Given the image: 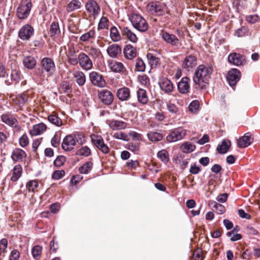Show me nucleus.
Returning <instances> with one entry per match:
<instances>
[{"mask_svg": "<svg viewBox=\"0 0 260 260\" xmlns=\"http://www.w3.org/2000/svg\"><path fill=\"white\" fill-rule=\"evenodd\" d=\"M213 72L212 68L208 65L201 64L195 70L193 81L200 89L206 88Z\"/></svg>", "mask_w": 260, "mask_h": 260, "instance_id": "1", "label": "nucleus"}, {"mask_svg": "<svg viewBox=\"0 0 260 260\" xmlns=\"http://www.w3.org/2000/svg\"><path fill=\"white\" fill-rule=\"evenodd\" d=\"M129 19L133 26L139 31L144 32L148 29V23L145 19L140 15L133 14L131 15Z\"/></svg>", "mask_w": 260, "mask_h": 260, "instance_id": "2", "label": "nucleus"}, {"mask_svg": "<svg viewBox=\"0 0 260 260\" xmlns=\"http://www.w3.org/2000/svg\"><path fill=\"white\" fill-rule=\"evenodd\" d=\"M32 8L30 0H22L17 9V15L20 19L26 18L30 13Z\"/></svg>", "mask_w": 260, "mask_h": 260, "instance_id": "3", "label": "nucleus"}, {"mask_svg": "<svg viewBox=\"0 0 260 260\" xmlns=\"http://www.w3.org/2000/svg\"><path fill=\"white\" fill-rule=\"evenodd\" d=\"M186 130L182 127L174 128L167 136L166 140L170 143L181 140L186 136Z\"/></svg>", "mask_w": 260, "mask_h": 260, "instance_id": "4", "label": "nucleus"}, {"mask_svg": "<svg viewBox=\"0 0 260 260\" xmlns=\"http://www.w3.org/2000/svg\"><path fill=\"white\" fill-rule=\"evenodd\" d=\"M92 143L103 153L107 154L109 152V148L107 144H105L104 139L102 136L92 134L90 135Z\"/></svg>", "mask_w": 260, "mask_h": 260, "instance_id": "5", "label": "nucleus"}, {"mask_svg": "<svg viewBox=\"0 0 260 260\" xmlns=\"http://www.w3.org/2000/svg\"><path fill=\"white\" fill-rule=\"evenodd\" d=\"M165 6L156 3L150 2L146 7L147 11L151 14L160 16L165 14Z\"/></svg>", "mask_w": 260, "mask_h": 260, "instance_id": "6", "label": "nucleus"}, {"mask_svg": "<svg viewBox=\"0 0 260 260\" xmlns=\"http://www.w3.org/2000/svg\"><path fill=\"white\" fill-rule=\"evenodd\" d=\"M98 97L101 102L107 106L111 105L114 100L113 93L106 89L98 91Z\"/></svg>", "mask_w": 260, "mask_h": 260, "instance_id": "7", "label": "nucleus"}, {"mask_svg": "<svg viewBox=\"0 0 260 260\" xmlns=\"http://www.w3.org/2000/svg\"><path fill=\"white\" fill-rule=\"evenodd\" d=\"M161 36L163 40L167 44L171 45L177 49H179L181 46V43L175 35L162 31Z\"/></svg>", "mask_w": 260, "mask_h": 260, "instance_id": "8", "label": "nucleus"}, {"mask_svg": "<svg viewBox=\"0 0 260 260\" xmlns=\"http://www.w3.org/2000/svg\"><path fill=\"white\" fill-rule=\"evenodd\" d=\"M89 79L91 83L99 87H104L106 85V81L103 76L98 72L93 71L89 74Z\"/></svg>", "mask_w": 260, "mask_h": 260, "instance_id": "9", "label": "nucleus"}, {"mask_svg": "<svg viewBox=\"0 0 260 260\" xmlns=\"http://www.w3.org/2000/svg\"><path fill=\"white\" fill-rule=\"evenodd\" d=\"M241 78V72L237 69H233L229 71L226 77L229 85L235 86Z\"/></svg>", "mask_w": 260, "mask_h": 260, "instance_id": "10", "label": "nucleus"}, {"mask_svg": "<svg viewBox=\"0 0 260 260\" xmlns=\"http://www.w3.org/2000/svg\"><path fill=\"white\" fill-rule=\"evenodd\" d=\"M78 60L80 66L83 70L88 71L92 68V62L85 53H80L78 55Z\"/></svg>", "mask_w": 260, "mask_h": 260, "instance_id": "11", "label": "nucleus"}, {"mask_svg": "<svg viewBox=\"0 0 260 260\" xmlns=\"http://www.w3.org/2000/svg\"><path fill=\"white\" fill-rule=\"evenodd\" d=\"M86 10L90 16L95 18L100 12V8L95 1L90 0L85 6Z\"/></svg>", "mask_w": 260, "mask_h": 260, "instance_id": "12", "label": "nucleus"}, {"mask_svg": "<svg viewBox=\"0 0 260 260\" xmlns=\"http://www.w3.org/2000/svg\"><path fill=\"white\" fill-rule=\"evenodd\" d=\"M34 28L29 24L22 26L19 30L18 36L22 40H28L34 34Z\"/></svg>", "mask_w": 260, "mask_h": 260, "instance_id": "13", "label": "nucleus"}, {"mask_svg": "<svg viewBox=\"0 0 260 260\" xmlns=\"http://www.w3.org/2000/svg\"><path fill=\"white\" fill-rule=\"evenodd\" d=\"M228 61L235 66H240L245 61V57L239 53H232L228 56Z\"/></svg>", "mask_w": 260, "mask_h": 260, "instance_id": "14", "label": "nucleus"}, {"mask_svg": "<svg viewBox=\"0 0 260 260\" xmlns=\"http://www.w3.org/2000/svg\"><path fill=\"white\" fill-rule=\"evenodd\" d=\"M197 63L196 57L192 55H189L184 58L182 68L187 71H189L197 65Z\"/></svg>", "mask_w": 260, "mask_h": 260, "instance_id": "15", "label": "nucleus"}, {"mask_svg": "<svg viewBox=\"0 0 260 260\" xmlns=\"http://www.w3.org/2000/svg\"><path fill=\"white\" fill-rule=\"evenodd\" d=\"M75 141H74L72 135L67 136L63 140L62 143V148L66 151H72L75 146Z\"/></svg>", "mask_w": 260, "mask_h": 260, "instance_id": "16", "label": "nucleus"}, {"mask_svg": "<svg viewBox=\"0 0 260 260\" xmlns=\"http://www.w3.org/2000/svg\"><path fill=\"white\" fill-rule=\"evenodd\" d=\"M253 141L250 133H247L243 137L239 138L238 146L240 148H245L250 145Z\"/></svg>", "mask_w": 260, "mask_h": 260, "instance_id": "17", "label": "nucleus"}, {"mask_svg": "<svg viewBox=\"0 0 260 260\" xmlns=\"http://www.w3.org/2000/svg\"><path fill=\"white\" fill-rule=\"evenodd\" d=\"M161 90L166 93L171 92L173 89V85L171 81L167 78H162L159 82Z\"/></svg>", "mask_w": 260, "mask_h": 260, "instance_id": "18", "label": "nucleus"}, {"mask_svg": "<svg viewBox=\"0 0 260 260\" xmlns=\"http://www.w3.org/2000/svg\"><path fill=\"white\" fill-rule=\"evenodd\" d=\"M189 79L188 77H183L178 84V89L181 93H186L189 91L190 86L188 84Z\"/></svg>", "mask_w": 260, "mask_h": 260, "instance_id": "19", "label": "nucleus"}, {"mask_svg": "<svg viewBox=\"0 0 260 260\" xmlns=\"http://www.w3.org/2000/svg\"><path fill=\"white\" fill-rule=\"evenodd\" d=\"M46 125L43 123H40L33 126L32 128L29 131L31 136H38L43 134L46 130Z\"/></svg>", "mask_w": 260, "mask_h": 260, "instance_id": "20", "label": "nucleus"}, {"mask_svg": "<svg viewBox=\"0 0 260 260\" xmlns=\"http://www.w3.org/2000/svg\"><path fill=\"white\" fill-rule=\"evenodd\" d=\"M41 64L44 70L51 74L52 73L55 68L53 61L50 58H44L41 61Z\"/></svg>", "mask_w": 260, "mask_h": 260, "instance_id": "21", "label": "nucleus"}, {"mask_svg": "<svg viewBox=\"0 0 260 260\" xmlns=\"http://www.w3.org/2000/svg\"><path fill=\"white\" fill-rule=\"evenodd\" d=\"M116 94L119 100L127 101L130 98V90L127 87H122L118 89Z\"/></svg>", "mask_w": 260, "mask_h": 260, "instance_id": "22", "label": "nucleus"}, {"mask_svg": "<svg viewBox=\"0 0 260 260\" xmlns=\"http://www.w3.org/2000/svg\"><path fill=\"white\" fill-rule=\"evenodd\" d=\"M11 79L14 81L18 82L21 79V73L19 67L17 66L16 63L14 62L11 63Z\"/></svg>", "mask_w": 260, "mask_h": 260, "instance_id": "23", "label": "nucleus"}, {"mask_svg": "<svg viewBox=\"0 0 260 260\" xmlns=\"http://www.w3.org/2000/svg\"><path fill=\"white\" fill-rule=\"evenodd\" d=\"M26 156L24 151L19 148L15 149L11 155L12 159L15 161H21Z\"/></svg>", "mask_w": 260, "mask_h": 260, "instance_id": "24", "label": "nucleus"}, {"mask_svg": "<svg viewBox=\"0 0 260 260\" xmlns=\"http://www.w3.org/2000/svg\"><path fill=\"white\" fill-rule=\"evenodd\" d=\"M107 51L110 57L115 58L121 53V50L119 45L113 44L108 47Z\"/></svg>", "mask_w": 260, "mask_h": 260, "instance_id": "25", "label": "nucleus"}, {"mask_svg": "<svg viewBox=\"0 0 260 260\" xmlns=\"http://www.w3.org/2000/svg\"><path fill=\"white\" fill-rule=\"evenodd\" d=\"M147 58L148 60V63L151 69L156 68L160 64L159 58L156 57L152 53H147Z\"/></svg>", "mask_w": 260, "mask_h": 260, "instance_id": "26", "label": "nucleus"}, {"mask_svg": "<svg viewBox=\"0 0 260 260\" xmlns=\"http://www.w3.org/2000/svg\"><path fill=\"white\" fill-rule=\"evenodd\" d=\"M125 57L128 59H132L137 55V51L135 48L131 45H126L124 49Z\"/></svg>", "mask_w": 260, "mask_h": 260, "instance_id": "27", "label": "nucleus"}, {"mask_svg": "<svg viewBox=\"0 0 260 260\" xmlns=\"http://www.w3.org/2000/svg\"><path fill=\"white\" fill-rule=\"evenodd\" d=\"M121 32L127 39L133 43H136L138 39L135 34L131 31L128 27H124L121 29Z\"/></svg>", "mask_w": 260, "mask_h": 260, "instance_id": "28", "label": "nucleus"}, {"mask_svg": "<svg viewBox=\"0 0 260 260\" xmlns=\"http://www.w3.org/2000/svg\"><path fill=\"white\" fill-rule=\"evenodd\" d=\"M111 70L116 73H123L125 71L123 64L117 61H113L109 64Z\"/></svg>", "mask_w": 260, "mask_h": 260, "instance_id": "29", "label": "nucleus"}, {"mask_svg": "<svg viewBox=\"0 0 260 260\" xmlns=\"http://www.w3.org/2000/svg\"><path fill=\"white\" fill-rule=\"evenodd\" d=\"M1 119L3 122L10 126H16L18 123V121L15 118L8 114L2 115Z\"/></svg>", "mask_w": 260, "mask_h": 260, "instance_id": "30", "label": "nucleus"}, {"mask_svg": "<svg viewBox=\"0 0 260 260\" xmlns=\"http://www.w3.org/2000/svg\"><path fill=\"white\" fill-rule=\"evenodd\" d=\"M231 145V141L228 139H224L222 141L220 145H218L216 150L218 153L224 154L228 151Z\"/></svg>", "mask_w": 260, "mask_h": 260, "instance_id": "31", "label": "nucleus"}, {"mask_svg": "<svg viewBox=\"0 0 260 260\" xmlns=\"http://www.w3.org/2000/svg\"><path fill=\"white\" fill-rule=\"evenodd\" d=\"M50 36L52 38H56L60 34V30L59 24L56 22H53L50 27L49 31Z\"/></svg>", "mask_w": 260, "mask_h": 260, "instance_id": "32", "label": "nucleus"}, {"mask_svg": "<svg viewBox=\"0 0 260 260\" xmlns=\"http://www.w3.org/2000/svg\"><path fill=\"white\" fill-rule=\"evenodd\" d=\"M23 63L25 68L28 69H32L36 65L37 61L34 57L28 56L23 58Z\"/></svg>", "mask_w": 260, "mask_h": 260, "instance_id": "33", "label": "nucleus"}, {"mask_svg": "<svg viewBox=\"0 0 260 260\" xmlns=\"http://www.w3.org/2000/svg\"><path fill=\"white\" fill-rule=\"evenodd\" d=\"M109 125L113 130L124 129L127 126L126 123L119 120H112L110 122Z\"/></svg>", "mask_w": 260, "mask_h": 260, "instance_id": "34", "label": "nucleus"}, {"mask_svg": "<svg viewBox=\"0 0 260 260\" xmlns=\"http://www.w3.org/2000/svg\"><path fill=\"white\" fill-rule=\"evenodd\" d=\"M74 77L75 78L77 83L79 86L83 85L86 81V77L84 74L81 72L77 71L73 73Z\"/></svg>", "mask_w": 260, "mask_h": 260, "instance_id": "35", "label": "nucleus"}, {"mask_svg": "<svg viewBox=\"0 0 260 260\" xmlns=\"http://www.w3.org/2000/svg\"><path fill=\"white\" fill-rule=\"evenodd\" d=\"M22 172V168L21 165H16L13 169V174L11 178V181H17L21 177Z\"/></svg>", "mask_w": 260, "mask_h": 260, "instance_id": "36", "label": "nucleus"}, {"mask_svg": "<svg viewBox=\"0 0 260 260\" xmlns=\"http://www.w3.org/2000/svg\"><path fill=\"white\" fill-rule=\"evenodd\" d=\"M137 94L138 100L140 103L145 104L148 102V98L145 90L142 88L139 89L137 92Z\"/></svg>", "mask_w": 260, "mask_h": 260, "instance_id": "37", "label": "nucleus"}, {"mask_svg": "<svg viewBox=\"0 0 260 260\" xmlns=\"http://www.w3.org/2000/svg\"><path fill=\"white\" fill-rule=\"evenodd\" d=\"M95 38V32L94 30H90L89 31L82 35L80 37V41L83 42H87Z\"/></svg>", "mask_w": 260, "mask_h": 260, "instance_id": "38", "label": "nucleus"}, {"mask_svg": "<svg viewBox=\"0 0 260 260\" xmlns=\"http://www.w3.org/2000/svg\"><path fill=\"white\" fill-rule=\"evenodd\" d=\"M28 99V96L26 94L21 93L17 96L15 102L20 107H22L27 102Z\"/></svg>", "mask_w": 260, "mask_h": 260, "instance_id": "39", "label": "nucleus"}, {"mask_svg": "<svg viewBox=\"0 0 260 260\" xmlns=\"http://www.w3.org/2000/svg\"><path fill=\"white\" fill-rule=\"evenodd\" d=\"M81 3L79 0H72L68 5L67 10L72 12L80 8Z\"/></svg>", "mask_w": 260, "mask_h": 260, "instance_id": "40", "label": "nucleus"}, {"mask_svg": "<svg viewBox=\"0 0 260 260\" xmlns=\"http://www.w3.org/2000/svg\"><path fill=\"white\" fill-rule=\"evenodd\" d=\"M93 164L91 161H87L79 169V171L81 174H88L92 169Z\"/></svg>", "mask_w": 260, "mask_h": 260, "instance_id": "41", "label": "nucleus"}, {"mask_svg": "<svg viewBox=\"0 0 260 260\" xmlns=\"http://www.w3.org/2000/svg\"><path fill=\"white\" fill-rule=\"evenodd\" d=\"M196 146L190 142H185L181 146L182 151L185 153H190L194 150Z\"/></svg>", "mask_w": 260, "mask_h": 260, "instance_id": "42", "label": "nucleus"}, {"mask_svg": "<svg viewBox=\"0 0 260 260\" xmlns=\"http://www.w3.org/2000/svg\"><path fill=\"white\" fill-rule=\"evenodd\" d=\"M148 139L152 142L159 141L162 139V135L160 133L151 132L147 134Z\"/></svg>", "mask_w": 260, "mask_h": 260, "instance_id": "43", "label": "nucleus"}, {"mask_svg": "<svg viewBox=\"0 0 260 260\" xmlns=\"http://www.w3.org/2000/svg\"><path fill=\"white\" fill-rule=\"evenodd\" d=\"M59 91L61 93L69 94L71 92V88L70 84L67 82L63 81L60 84L59 88Z\"/></svg>", "mask_w": 260, "mask_h": 260, "instance_id": "44", "label": "nucleus"}, {"mask_svg": "<svg viewBox=\"0 0 260 260\" xmlns=\"http://www.w3.org/2000/svg\"><path fill=\"white\" fill-rule=\"evenodd\" d=\"M75 144L78 143L80 145H83L86 142L85 137L84 135L81 133H78L73 136Z\"/></svg>", "mask_w": 260, "mask_h": 260, "instance_id": "45", "label": "nucleus"}, {"mask_svg": "<svg viewBox=\"0 0 260 260\" xmlns=\"http://www.w3.org/2000/svg\"><path fill=\"white\" fill-rule=\"evenodd\" d=\"M110 37L114 42H117L120 40V35L115 26H112L110 29Z\"/></svg>", "mask_w": 260, "mask_h": 260, "instance_id": "46", "label": "nucleus"}, {"mask_svg": "<svg viewBox=\"0 0 260 260\" xmlns=\"http://www.w3.org/2000/svg\"><path fill=\"white\" fill-rule=\"evenodd\" d=\"M48 119L49 122L57 126H60L62 124V120L56 115H49Z\"/></svg>", "mask_w": 260, "mask_h": 260, "instance_id": "47", "label": "nucleus"}, {"mask_svg": "<svg viewBox=\"0 0 260 260\" xmlns=\"http://www.w3.org/2000/svg\"><path fill=\"white\" fill-rule=\"evenodd\" d=\"M91 154L90 148L85 146L78 149L76 152V155L78 156H88Z\"/></svg>", "mask_w": 260, "mask_h": 260, "instance_id": "48", "label": "nucleus"}, {"mask_svg": "<svg viewBox=\"0 0 260 260\" xmlns=\"http://www.w3.org/2000/svg\"><path fill=\"white\" fill-rule=\"evenodd\" d=\"M157 156L165 164H166L169 161V154L167 151L165 150L162 149L157 153Z\"/></svg>", "mask_w": 260, "mask_h": 260, "instance_id": "49", "label": "nucleus"}, {"mask_svg": "<svg viewBox=\"0 0 260 260\" xmlns=\"http://www.w3.org/2000/svg\"><path fill=\"white\" fill-rule=\"evenodd\" d=\"M200 104L199 101L197 100L193 101L189 105L188 109L189 111L192 113H197L199 109Z\"/></svg>", "mask_w": 260, "mask_h": 260, "instance_id": "50", "label": "nucleus"}, {"mask_svg": "<svg viewBox=\"0 0 260 260\" xmlns=\"http://www.w3.org/2000/svg\"><path fill=\"white\" fill-rule=\"evenodd\" d=\"M39 184L36 180H30L26 185V187L29 192H34L38 187Z\"/></svg>", "mask_w": 260, "mask_h": 260, "instance_id": "51", "label": "nucleus"}, {"mask_svg": "<svg viewBox=\"0 0 260 260\" xmlns=\"http://www.w3.org/2000/svg\"><path fill=\"white\" fill-rule=\"evenodd\" d=\"M136 69L138 72H144L145 70V64L144 61L141 58H137L136 59Z\"/></svg>", "mask_w": 260, "mask_h": 260, "instance_id": "52", "label": "nucleus"}, {"mask_svg": "<svg viewBox=\"0 0 260 260\" xmlns=\"http://www.w3.org/2000/svg\"><path fill=\"white\" fill-rule=\"evenodd\" d=\"M140 144L139 143H129L127 145V148L134 152L137 153L140 149Z\"/></svg>", "mask_w": 260, "mask_h": 260, "instance_id": "53", "label": "nucleus"}, {"mask_svg": "<svg viewBox=\"0 0 260 260\" xmlns=\"http://www.w3.org/2000/svg\"><path fill=\"white\" fill-rule=\"evenodd\" d=\"M42 247L39 245L35 246L31 251L32 255L36 259L39 257L42 253Z\"/></svg>", "mask_w": 260, "mask_h": 260, "instance_id": "54", "label": "nucleus"}, {"mask_svg": "<svg viewBox=\"0 0 260 260\" xmlns=\"http://www.w3.org/2000/svg\"><path fill=\"white\" fill-rule=\"evenodd\" d=\"M226 235L228 237H230L232 241H236L240 240L242 236L239 234H235L233 231L227 233Z\"/></svg>", "mask_w": 260, "mask_h": 260, "instance_id": "55", "label": "nucleus"}, {"mask_svg": "<svg viewBox=\"0 0 260 260\" xmlns=\"http://www.w3.org/2000/svg\"><path fill=\"white\" fill-rule=\"evenodd\" d=\"M19 143L22 147H25L29 144V140L27 136L25 134H23L19 139Z\"/></svg>", "mask_w": 260, "mask_h": 260, "instance_id": "56", "label": "nucleus"}, {"mask_svg": "<svg viewBox=\"0 0 260 260\" xmlns=\"http://www.w3.org/2000/svg\"><path fill=\"white\" fill-rule=\"evenodd\" d=\"M140 83L145 86H148L150 83L149 79L146 75H143L138 77Z\"/></svg>", "mask_w": 260, "mask_h": 260, "instance_id": "57", "label": "nucleus"}, {"mask_svg": "<svg viewBox=\"0 0 260 260\" xmlns=\"http://www.w3.org/2000/svg\"><path fill=\"white\" fill-rule=\"evenodd\" d=\"M66 158L62 155L58 156L54 161V165L56 167H60L63 165Z\"/></svg>", "mask_w": 260, "mask_h": 260, "instance_id": "58", "label": "nucleus"}, {"mask_svg": "<svg viewBox=\"0 0 260 260\" xmlns=\"http://www.w3.org/2000/svg\"><path fill=\"white\" fill-rule=\"evenodd\" d=\"M108 20L107 19V18L105 17H102L101 18L100 22L99 23V28L101 29L106 28L108 26Z\"/></svg>", "mask_w": 260, "mask_h": 260, "instance_id": "59", "label": "nucleus"}, {"mask_svg": "<svg viewBox=\"0 0 260 260\" xmlns=\"http://www.w3.org/2000/svg\"><path fill=\"white\" fill-rule=\"evenodd\" d=\"M20 252L16 249L13 250L10 254L9 260H19Z\"/></svg>", "mask_w": 260, "mask_h": 260, "instance_id": "60", "label": "nucleus"}, {"mask_svg": "<svg viewBox=\"0 0 260 260\" xmlns=\"http://www.w3.org/2000/svg\"><path fill=\"white\" fill-rule=\"evenodd\" d=\"M65 175L64 171L63 170H59L55 171L52 174V178L55 180L61 179Z\"/></svg>", "mask_w": 260, "mask_h": 260, "instance_id": "61", "label": "nucleus"}, {"mask_svg": "<svg viewBox=\"0 0 260 260\" xmlns=\"http://www.w3.org/2000/svg\"><path fill=\"white\" fill-rule=\"evenodd\" d=\"M8 246V240L3 238L0 241V254L5 252Z\"/></svg>", "mask_w": 260, "mask_h": 260, "instance_id": "62", "label": "nucleus"}, {"mask_svg": "<svg viewBox=\"0 0 260 260\" xmlns=\"http://www.w3.org/2000/svg\"><path fill=\"white\" fill-rule=\"evenodd\" d=\"M113 137L117 139L122 140L126 141L127 138V135L122 132H118L114 134Z\"/></svg>", "mask_w": 260, "mask_h": 260, "instance_id": "63", "label": "nucleus"}, {"mask_svg": "<svg viewBox=\"0 0 260 260\" xmlns=\"http://www.w3.org/2000/svg\"><path fill=\"white\" fill-rule=\"evenodd\" d=\"M259 19V17L256 15H250L247 16L246 20L247 22L250 23H254L257 22Z\"/></svg>", "mask_w": 260, "mask_h": 260, "instance_id": "64", "label": "nucleus"}]
</instances>
